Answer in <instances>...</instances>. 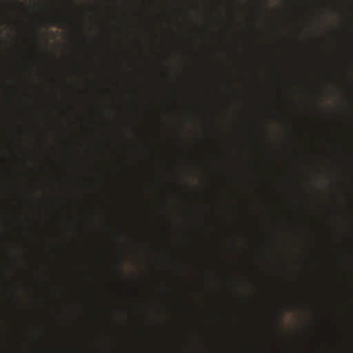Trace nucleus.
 Here are the masks:
<instances>
[{"label": "nucleus", "mask_w": 353, "mask_h": 353, "mask_svg": "<svg viewBox=\"0 0 353 353\" xmlns=\"http://www.w3.org/2000/svg\"><path fill=\"white\" fill-rule=\"evenodd\" d=\"M192 110H194V112H196V113H197V112L199 111V110H200V107H199V104H198V103H193V104L192 105Z\"/></svg>", "instance_id": "nucleus-7"}, {"label": "nucleus", "mask_w": 353, "mask_h": 353, "mask_svg": "<svg viewBox=\"0 0 353 353\" xmlns=\"http://www.w3.org/2000/svg\"><path fill=\"white\" fill-rule=\"evenodd\" d=\"M198 159L194 157V162H197Z\"/></svg>", "instance_id": "nucleus-13"}, {"label": "nucleus", "mask_w": 353, "mask_h": 353, "mask_svg": "<svg viewBox=\"0 0 353 353\" xmlns=\"http://www.w3.org/2000/svg\"><path fill=\"white\" fill-rule=\"evenodd\" d=\"M198 141H199V144H203V141L201 139H199Z\"/></svg>", "instance_id": "nucleus-10"}, {"label": "nucleus", "mask_w": 353, "mask_h": 353, "mask_svg": "<svg viewBox=\"0 0 353 353\" xmlns=\"http://www.w3.org/2000/svg\"><path fill=\"white\" fill-rule=\"evenodd\" d=\"M192 193H193L194 196H195L196 197L199 195V192L197 186H194V188L192 190Z\"/></svg>", "instance_id": "nucleus-8"}, {"label": "nucleus", "mask_w": 353, "mask_h": 353, "mask_svg": "<svg viewBox=\"0 0 353 353\" xmlns=\"http://www.w3.org/2000/svg\"><path fill=\"white\" fill-rule=\"evenodd\" d=\"M194 8L196 10V12L201 14V5L200 4H196L194 6Z\"/></svg>", "instance_id": "nucleus-9"}, {"label": "nucleus", "mask_w": 353, "mask_h": 353, "mask_svg": "<svg viewBox=\"0 0 353 353\" xmlns=\"http://www.w3.org/2000/svg\"><path fill=\"white\" fill-rule=\"evenodd\" d=\"M199 223L203 225L204 224V222L203 221V220H199Z\"/></svg>", "instance_id": "nucleus-11"}, {"label": "nucleus", "mask_w": 353, "mask_h": 353, "mask_svg": "<svg viewBox=\"0 0 353 353\" xmlns=\"http://www.w3.org/2000/svg\"><path fill=\"white\" fill-rule=\"evenodd\" d=\"M190 213L194 219L196 218L198 215V208L194 203L191 204Z\"/></svg>", "instance_id": "nucleus-4"}, {"label": "nucleus", "mask_w": 353, "mask_h": 353, "mask_svg": "<svg viewBox=\"0 0 353 353\" xmlns=\"http://www.w3.org/2000/svg\"><path fill=\"white\" fill-rule=\"evenodd\" d=\"M190 54L194 58V59H197L199 57V54L194 49L191 48Z\"/></svg>", "instance_id": "nucleus-5"}, {"label": "nucleus", "mask_w": 353, "mask_h": 353, "mask_svg": "<svg viewBox=\"0 0 353 353\" xmlns=\"http://www.w3.org/2000/svg\"><path fill=\"white\" fill-rule=\"evenodd\" d=\"M192 341H193V344H194V346H199V347H201V343L200 341H199L197 340V339L195 337V336L192 334Z\"/></svg>", "instance_id": "nucleus-6"}, {"label": "nucleus", "mask_w": 353, "mask_h": 353, "mask_svg": "<svg viewBox=\"0 0 353 353\" xmlns=\"http://www.w3.org/2000/svg\"><path fill=\"white\" fill-rule=\"evenodd\" d=\"M192 314H193V326L194 329L199 327V324L197 321V314H198V310H199V303L195 301L194 300H192Z\"/></svg>", "instance_id": "nucleus-1"}, {"label": "nucleus", "mask_w": 353, "mask_h": 353, "mask_svg": "<svg viewBox=\"0 0 353 353\" xmlns=\"http://www.w3.org/2000/svg\"><path fill=\"white\" fill-rule=\"evenodd\" d=\"M200 279H201V281H203V280H204V277H203V276H201L200 277Z\"/></svg>", "instance_id": "nucleus-12"}, {"label": "nucleus", "mask_w": 353, "mask_h": 353, "mask_svg": "<svg viewBox=\"0 0 353 353\" xmlns=\"http://www.w3.org/2000/svg\"><path fill=\"white\" fill-rule=\"evenodd\" d=\"M67 19H65L62 15H59V17L56 18H53L51 20V23L54 26H56L59 28H63V24L66 22Z\"/></svg>", "instance_id": "nucleus-2"}, {"label": "nucleus", "mask_w": 353, "mask_h": 353, "mask_svg": "<svg viewBox=\"0 0 353 353\" xmlns=\"http://www.w3.org/2000/svg\"><path fill=\"white\" fill-rule=\"evenodd\" d=\"M193 248H194L193 263L196 267H199V258H198L197 246H196V243L194 241V244H193Z\"/></svg>", "instance_id": "nucleus-3"}, {"label": "nucleus", "mask_w": 353, "mask_h": 353, "mask_svg": "<svg viewBox=\"0 0 353 353\" xmlns=\"http://www.w3.org/2000/svg\"><path fill=\"white\" fill-rule=\"evenodd\" d=\"M194 27L196 28V29H199L198 26H194Z\"/></svg>", "instance_id": "nucleus-14"}]
</instances>
